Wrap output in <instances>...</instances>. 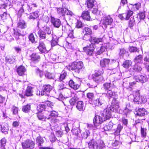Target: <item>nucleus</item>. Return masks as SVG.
Returning a JSON list of instances; mask_svg holds the SVG:
<instances>
[{"label":"nucleus","instance_id":"27","mask_svg":"<svg viewBox=\"0 0 149 149\" xmlns=\"http://www.w3.org/2000/svg\"><path fill=\"white\" fill-rule=\"evenodd\" d=\"M63 6L62 8H57V13L60 15L64 16L65 14V8Z\"/></svg>","mask_w":149,"mask_h":149},{"label":"nucleus","instance_id":"53","mask_svg":"<svg viewBox=\"0 0 149 149\" xmlns=\"http://www.w3.org/2000/svg\"><path fill=\"white\" fill-rule=\"evenodd\" d=\"M87 97L89 99L90 101H91L92 102V100H93L94 95L93 93H89L87 94Z\"/></svg>","mask_w":149,"mask_h":149},{"label":"nucleus","instance_id":"30","mask_svg":"<svg viewBox=\"0 0 149 149\" xmlns=\"http://www.w3.org/2000/svg\"><path fill=\"white\" fill-rule=\"evenodd\" d=\"M92 76L93 80L97 83L101 82L103 80V77L102 76L96 75L94 76L92 74Z\"/></svg>","mask_w":149,"mask_h":149},{"label":"nucleus","instance_id":"47","mask_svg":"<svg viewBox=\"0 0 149 149\" xmlns=\"http://www.w3.org/2000/svg\"><path fill=\"white\" fill-rule=\"evenodd\" d=\"M77 100V98L76 96H75L70 100V103L71 105H74Z\"/></svg>","mask_w":149,"mask_h":149},{"label":"nucleus","instance_id":"57","mask_svg":"<svg viewBox=\"0 0 149 149\" xmlns=\"http://www.w3.org/2000/svg\"><path fill=\"white\" fill-rule=\"evenodd\" d=\"M107 47L105 46H102L100 47V50L97 52V53L98 54H100L104 51L106 49Z\"/></svg>","mask_w":149,"mask_h":149},{"label":"nucleus","instance_id":"9","mask_svg":"<svg viewBox=\"0 0 149 149\" xmlns=\"http://www.w3.org/2000/svg\"><path fill=\"white\" fill-rule=\"evenodd\" d=\"M104 121V118L101 115V116H95L93 120L94 125L95 126H97L99 124H101Z\"/></svg>","mask_w":149,"mask_h":149},{"label":"nucleus","instance_id":"43","mask_svg":"<svg viewBox=\"0 0 149 149\" xmlns=\"http://www.w3.org/2000/svg\"><path fill=\"white\" fill-rule=\"evenodd\" d=\"M45 76L49 79H54V74L47 72H46L45 73Z\"/></svg>","mask_w":149,"mask_h":149},{"label":"nucleus","instance_id":"44","mask_svg":"<svg viewBox=\"0 0 149 149\" xmlns=\"http://www.w3.org/2000/svg\"><path fill=\"white\" fill-rule=\"evenodd\" d=\"M37 116L40 120H44L46 118V117L44 116L41 112L37 113Z\"/></svg>","mask_w":149,"mask_h":149},{"label":"nucleus","instance_id":"8","mask_svg":"<svg viewBox=\"0 0 149 149\" xmlns=\"http://www.w3.org/2000/svg\"><path fill=\"white\" fill-rule=\"evenodd\" d=\"M102 21L103 24L104 25L105 27H106L107 25H111L113 22V19L109 15L104 17Z\"/></svg>","mask_w":149,"mask_h":149},{"label":"nucleus","instance_id":"7","mask_svg":"<svg viewBox=\"0 0 149 149\" xmlns=\"http://www.w3.org/2000/svg\"><path fill=\"white\" fill-rule=\"evenodd\" d=\"M52 87L49 85H45L42 87V91H39V95H42L47 94V93H49L52 89Z\"/></svg>","mask_w":149,"mask_h":149},{"label":"nucleus","instance_id":"46","mask_svg":"<svg viewBox=\"0 0 149 149\" xmlns=\"http://www.w3.org/2000/svg\"><path fill=\"white\" fill-rule=\"evenodd\" d=\"M72 131L74 134H75L78 136H79L80 134H81V132L80 130L79 129H73Z\"/></svg>","mask_w":149,"mask_h":149},{"label":"nucleus","instance_id":"40","mask_svg":"<svg viewBox=\"0 0 149 149\" xmlns=\"http://www.w3.org/2000/svg\"><path fill=\"white\" fill-rule=\"evenodd\" d=\"M31 109V105L30 104H27L26 105L23 106L22 111L25 113H27Z\"/></svg>","mask_w":149,"mask_h":149},{"label":"nucleus","instance_id":"61","mask_svg":"<svg viewBox=\"0 0 149 149\" xmlns=\"http://www.w3.org/2000/svg\"><path fill=\"white\" fill-rule=\"evenodd\" d=\"M28 6L29 8L28 10L29 11H30L32 10H33L34 7H37V5L35 3L31 4L30 5H29Z\"/></svg>","mask_w":149,"mask_h":149},{"label":"nucleus","instance_id":"11","mask_svg":"<svg viewBox=\"0 0 149 149\" xmlns=\"http://www.w3.org/2000/svg\"><path fill=\"white\" fill-rule=\"evenodd\" d=\"M134 113L137 116H142L147 114L148 112L145 109L140 108L135 111Z\"/></svg>","mask_w":149,"mask_h":149},{"label":"nucleus","instance_id":"4","mask_svg":"<svg viewBox=\"0 0 149 149\" xmlns=\"http://www.w3.org/2000/svg\"><path fill=\"white\" fill-rule=\"evenodd\" d=\"M83 67V64L81 61L74 62L71 65L70 68L72 71L77 73H79L80 70Z\"/></svg>","mask_w":149,"mask_h":149},{"label":"nucleus","instance_id":"55","mask_svg":"<svg viewBox=\"0 0 149 149\" xmlns=\"http://www.w3.org/2000/svg\"><path fill=\"white\" fill-rule=\"evenodd\" d=\"M8 29V28L7 27L1 25V28L0 29V31L2 33H5L7 31Z\"/></svg>","mask_w":149,"mask_h":149},{"label":"nucleus","instance_id":"24","mask_svg":"<svg viewBox=\"0 0 149 149\" xmlns=\"http://www.w3.org/2000/svg\"><path fill=\"white\" fill-rule=\"evenodd\" d=\"M132 70H133V72H132L130 73L131 74H134V72H139L141 71L142 70V68L140 66H138L137 64H135L132 69H130L131 71Z\"/></svg>","mask_w":149,"mask_h":149},{"label":"nucleus","instance_id":"13","mask_svg":"<svg viewBox=\"0 0 149 149\" xmlns=\"http://www.w3.org/2000/svg\"><path fill=\"white\" fill-rule=\"evenodd\" d=\"M134 79L136 82H141L142 83L146 82L147 79L146 76L143 75H135L134 77Z\"/></svg>","mask_w":149,"mask_h":149},{"label":"nucleus","instance_id":"38","mask_svg":"<svg viewBox=\"0 0 149 149\" xmlns=\"http://www.w3.org/2000/svg\"><path fill=\"white\" fill-rule=\"evenodd\" d=\"M38 33L40 38V40H41V39H44L46 38V34L45 32L42 30H39Z\"/></svg>","mask_w":149,"mask_h":149},{"label":"nucleus","instance_id":"15","mask_svg":"<svg viewBox=\"0 0 149 149\" xmlns=\"http://www.w3.org/2000/svg\"><path fill=\"white\" fill-rule=\"evenodd\" d=\"M38 48L40 51L42 53H46L48 51L46 49L44 43L41 40H40L39 45Z\"/></svg>","mask_w":149,"mask_h":149},{"label":"nucleus","instance_id":"5","mask_svg":"<svg viewBox=\"0 0 149 149\" xmlns=\"http://www.w3.org/2000/svg\"><path fill=\"white\" fill-rule=\"evenodd\" d=\"M23 149H32L34 148L35 146L34 142L30 140H27L22 143Z\"/></svg>","mask_w":149,"mask_h":149},{"label":"nucleus","instance_id":"48","mask_svg":"<svg viewBox=\"0 0 149 149\" xmlns=\"http://www.w3.org/2000/svg\"><path fill=\"white\" fill-rule=\"evenodd\" d=\"M90 134V132L88 130H86V131L83 133L82 138L84 139H86Z\"/></svg>","mask_w":149,"mask_h":149},{"label":"nucleus","instance_id":"36","mask_svg":"<svg viewBox=\"0 0 149 149\" xmlns=\"http://www.w3.org/2000/svg\"><path fill=\"white\" fill-rule=\"evenodd\" d=\"M36 141L38 145L41 146H42V144L44 143V140L42 137L39 136L37 138Z\"/></svg>","mask_w":149,"mask_h":149},{"label":"nucleus","instance_id":"12","mask_svg":"<svg viewBox=\"0 0 149 149\" xmlns=\"http://www.w3.org/2000/svg\"><path fill=\"white\" fill-rule=\"evenodd\" d=\"M51 22L54 26L56 28H59L61 25L60 20L54 17H51Z\"/></svg>","mask_w":149,"mask_h":149},{"label":"nucleus","instance_id":"32","mask_svg":"<svg viewBox=\"0 0 149 149\" xmlns=\"http://www.w3.org/2000/svg\"><path fill=\"white\" fill-rule=\"evenodd\" d=\"M52 39L51 45L52 47H54L57 44L58 39L55 36H52Z\"/></svg>","mask_w":149,"mask_h":149},{"label":"nucleus","instance_id":"63","mask_svg":"<svg viewBox=\"0 0 149 149\" xmlns=\"http://www.w3.org/2000/svg\"><path fill=\"white\" fill-rule=\"evenodd\" d=\"M118 17L122 20H127L126 14H125V13L119 15H118Z\"/></svg>","mask_w":149,"mask_h":149},{"label":"nucleus","instance_id":"58","mask_svg":"<svg viewBox=\"0 0 149 149\" xmlns=\"http://www.w3.org/2000/svg\"><path fill=\"white\" fill-rule=\"evenodd\" d=\"M103 70L102 69H101L98 70L97 72L95 74H93V75L94 76H95V75L101 76V74H103Z\"/></svg>","mask_w":149,"mask_h":149},{"label":"nucleus","instance_id":"6","mask_svg":"<svg viewBox=\"0 0 149 149\" xmlns=\"http://www.w3.org/2000/svg\"><path fill=\"white\" fill-rule=\"evenodd\" d=\"M114 111V109L110 107L105 109L103 113L101 114L104 120L109 119L111 116V112Z\"/></svg>","mask_w":149,"mask_h":149},{"label":"nucleus","instance_id":"33","mask_svg":"<svg viewBox=\"0 0 149 149\" xmlns=\"http://www.w3.org/2000/svg\"><path fill=\"white\" fill-rule=\"evenodd\" d=\"M132 65V62L131 61L126 60L124 62L122 65L126 68H128Z\"/></svg>","mask_w":149,"mask_h":149},{"label":"nucleus","instance_id":"41","mask_svg":"<svg viewBox=\"0 0 149 149\" xmlns=\"http://www.w3.org/2000/svg\"><path fill=\"white\" fill-rule=\"evenodd\" d=\"M145 12H140L137 14V18H139L141 20H143L145 18Z\"/></svg>","mask_w":149,"mask_h":149},{"label":"nucleus","instance_id":"10","mask_svg":"<svg viewBox=\"0 0 149 149\" xmlns=\"http://www.w3.org/2000/svg\"><path fill=\"white\" fill-rule=\"evenodd\" d=\"M93 103L95 106L100 107L104 104L105 100L103 97L100 96L94 100Z\"/></svg>","mask_w":149,"mask_h":149},{"label":"nucleus","instance_id":"64","mask_svg":"<svg viewBox=\"0 0 149 149\" xmlns=\"http://www.w3.org/2000/svg\"><path fill=\"white\" fill-rule=\"evenodd\" d=\"M49 140L52 142H54L56 140V138L54 135L51 134L49 136Z\"/></svg>","mask_w":149,"mask_h":149},{"label":"nucleus","instance_id":"50","mask_svg":"<svg viewBox=\"0 0 149 149\" xmlns=\"http://www.w3.org/2000/svg\"><path fill=\"white\" fill-rule=\"evenodd\" d=\"M29 40L32 43L36 42L35 38L32 33H31L29 36Z\"/></svg>","mask_w":149,"mask_h":149},{"label":"nucleus","instance_id":"60","mask_svg":"<svg viewBox=\"0 0 149 149\" xmlns=\"http://www.w3.org/2000/svg\"><path fill=\"white\" fill-rule=\"evenodd\" d=\"M6 142V140L5 138L2 139L0 141L1 145V147L4 148Z\"/></svg>","mask_w":149,"mask_h":149},{"label":"nucleus","instance_id":"45","mask_svg":"<svg viewBox=\"0 0 149 149\" xmlns=\"http://www.w3.org/2000/svg\"><path fill=\"white\" fill-rule=\"evenodd\" d=\"M67 75L66 72L64 71H63L61 74L59 80L60 81H62L66 77Z\"/></svg>","mask_w":149,"mask_h":149},{"label":"nucleus","instance_id":"18","mask_svg":"<svg viewBox=\"0 0 149 149\" xmlns=\"http://www.w3.org/2000/svg\"><path fill=\"white\" fill-rule=\"evenodd\" d=\"M81 17L84 19L90 21L91 19V17L90 15L89 12L87 11H84L82 14Z\"/></svg>","mask_w":149,"mask_h":149},{"label":"nucleus","instance_id":"19","mask_svg":"<svg viewBox=\"0 0 149 149\" xmlns=\"http://www.w3.org/2000/svg\"><path fill=\"white\" fill-rule=\"evenodd\" d=\"M1 130L2 132L5 134H8L9 130V127L7 124L5 123L1 125Z\"/></svg>","mask_w":149,"mask_h":149},{"label":"nucleus","instance_id":"16","mask_svg":"<svg viewBox=\"0 0 149 149\" xmlns=\"http://www.w3.org/2000/svg\"><path fill=\"white\" fill-rule=\"evenodd\" d=\"M26 71V69L24 66L22 65H20L19 66L17 70L18 74L20 76H22L24 74Z\"/></svg>","mask_w":149,"mask_h":149},{"label":"nucleus","instance_id":"2","mask_svg":"<svg viewBox=\"0 0 149 149\" xmlns=\"http://www.w3.org/2000/svg\"><path fill=\"white\" fill-rule=\"evenodd\" d=\"M123 128V126L120 125H118L115 124H113L111 121H110L108 125L104 126L102 129L101 131L102 132L105 131H109L111 130L114 131V134L115 135L118 136L121 130Z\"/></svg>","mask_w":149,"mask_h":149},{"label":"nucleus","instance_id":"29","mask_svg":"<svg viewBox=\"0 0 149 149\" xmlns=\"http://www.w3.org/2000/svg\"><path fill=\"white\" fill-rule=\"evenodd\" d=\"M31 60L33 61H39L40 56L38 54L33 53L31 56Z\"/></svg>","mask_w":149,"mask_h":149},{"label":"nucleus","instance_id":"62","mask_svg":"<svg viewBox=\"0 0 149 149\" xmlns=\"http://www.w3.org/2000/svg\"><path fill=\"white\" fill-rule=\"evenodd\" d=\"M7 16V13L5 12H4L2 14L0 15V19L3 20H5L6 19Z\"/></svg>","mask_w":149,"mask_h":149},{"label":"nucleus","instance_id":"26","mask_svg":"<svg viewBox=\"0 0 149 149\" xmlns=\"http://www.w3.org/2000/svg\"><path fill=\"white\" fill-rule=\"evenodd\" d=\"M16 40L17 42L20 45H24L25 44V40L23 36H20L19 37H18Z\"/></svg>","mask_w":149,"mask_h":149},{"label":"nucleus","instance_id":"54","mask_svg":"<svg viewBox=\"0 0 149 149\" xmlns=\"http://www.w3.org/2000/svg\"><path fill=\"white\" fill-rule=\"evenodd\" d=\"M19 5L22 6V7H21V8L19 9L18 11V14L21 15L22 14V13L24 12V9L23 8V7H22L24 5V2L22 3V2H21L19 3Z\"/></svg>","mask_w":149,"mask_h":149},{"label":"nucleus","instance_id":"1","mask_svg":"<svg viewBox=\"0 0 149 149\" xmlns=\"http://www.w3.org/2000/svg\"><path fill=\"white\" fill-rule=\"evenodd\" d=\"M91 44H90L89 45L84 48V50L86 51V53L89 55L92 54L94 50V46L93 45L98 44L100 42H102L103 40L102 38H99L95 37H91L90 40Z\"/></svg>","mask_w":149,"mask_h":149},{"label":"nucleus","instance_id":"31","mask_svg":"<svg viewBox=\"0 0 149 149\" xmlns=\"http://www.w3.org/2000/svg\"><path fill=\"white\" fill-rule=\"evenodd\" d=\"M38 11L33 12L30 14L29 18L30 19L34 20L38 17Z\"/></svg>","mask_w":149,"mask_h":149},{"label":"nucleus","instance_id":"52","mask_svg":"<svg viewBox=\"0 0 149 149\" xmlns=\"http://www.w3.org/2000/svg\"><path fill=\"white\" fill-rule=\"evenodd\" d=\"M133 12L130 10H128L125 14H126L127 20L132 15Z\"/></svg>","mask_w":149,"mask_h":149},{"label":"nucleus","instance_id":"25","mask_svg":"<svg viewBox=\"0 0 149 149\" xmlns=\"http://www.w3.org/2000/svg\"><path fill=\"white\" fill-rule=\"evenodd\" d=\"M115 92H113L111 90H108L106 94V96L110 99L111 98H114L115 97Z\"/></svg>","mask_w":149,"mask_h":149},{"label":"nucleus","instance_id":"49","mask_svg":"<svg viewBox=\"0 0 149 149\" xmlns=\"http://www.w3.org/2000/svg\"><path fill=\"white\" fill-rule=\"evenodd\" d=\"M45 109V106L44 105H39L37 107V109L40 112H41Z\"/></svg>","mask_w":149,"mask_h":149},{"label":"nucleus","instance_id":"34","mask_svg":"<svg viewBox=\"0 0 149 149\" xmlns=\"http://www.w3.org/2000/svg\"><path fill=\"white\" fill-rule=\"evenodd\" d=\"M32 88L28 86L26 90V95L27 96H31L32 95Z\"/></svg>","mask_w":149,"mask_h":149},{"label":"nucleus","instance_id":"51","mask_svg":"<svg viewBox=\"0 0 149 149\" xmlns=\"http://www.w3.org/2000/svg\"><path fill=\"white\" fill-rule=\"evenodd\" d=\"M84 32L86 35H90L92 33V31L90 28L88 27H85L84 29Z\"/></svg>","mask_w":149,"mask_h":149},{"label":"nucleus","instance_id":"42","mask_svg":"<svg viewBox=\"0 0 149 149\" xmlns=\"http://www.w3.org/2000/svg\"><path fill=\"white\" fill-rule=\"evenodd\" d=\"M135 24V20L133 17H131L129 22V26L130 28H132Z\"/></svg>","mask_w":149,"mask_h":149},{"label":"nucleus","instance_id":"35","mask_svg":"<svg viewBox=\"0 0 149 149\" xmlns=\"http://www.w3.org/2000/svg\"><path fill=\"white\" fill-rule=\"evenodd\" d=\"M142 56L139 55L136 56L134 59V61L136 63H142Z\"/></svg>","mask_w":149,"mask_h":149},{"label":"nucleus","instance_id":"21","mask_svg":"<svg viewBox=\"0 0 149 149\" xmlns=\"http://www.w3.org/2000/svg\"><path fill=\"white\" fill-rule=\"evenodd\" d=\"M112 105L110 107L114 109V111L115 110L116 111L119 107V103L116 100H114L113 101H112Z\"/></svg>","mask_w":149,"mask_h":149},{"label":"nucleus","instance_id":"17","mask_svg":"<svg viewBox=\"0 0 149 149\" xmlns=\"http://www.w3.org/2000/svg\"><path fill=\"white\" fill-rule=\"evenodd\" d=\"M141 95L139 92V91L136 92V94L134 96V102L137 104H139L140 103Z\"/></svg>","mask_w":149,"mask_h":149},{"label":"nucleus","instance_id":"39","mask_svg":"<svg viewBox=\"0 0 149 149\" xmlns=\"http://www.w3.org/2000/svg\"><path fill=\"white\" fill-rule=\"evenodd\" d=\"M19 30L17 29H13V35L15 38L16 39L20 36H22L21 33L19 32Z\"/></svg>","mask_w":149,"mask_h":149},{"label":"nucleus","instance_id":"20","mask_svg":"<svg viewBox=\"0 0 149 149\" xmlns=\"http://www.w3.org/2000/svg\"><path fill=\"white\" fill-rule=\"evenodd\" d=\"M76 107L79 111H83L85 109L83 102L82 101H78L77 103Z\"/></svg>","mask_w":149,"mask_h":149},{"label":"nucleus","instance_id":"28","mask_svg":"<svg viewBox=\"0 0 149 149\" xmlns=\"http://www.w3.org/2000/svg\"><path fill=\"white\" fill-rule=\"evenodd\" d=\"M6 61L9 63L12 64L14 63L15 61V56H7L6 58Z\"/></svg>","mask_w":149,"mask_h":149},{"label":"nucleus","instance_id":"37","mask_svg":"<svg viewBox=\"0 0 149 149\" xmlns=\"http://www.w3.org/2000/svg\"><path fill=\"white\" fill-rule=\"evenodd\" d=\"M94 0H87L86 3L87 7L89 8H91L94 6Z\"/></svg>","mask_w":149,"mask_h":149},{"label":"nucleus","instance_id":"56","mask_svg":"<svg viewBox=\"0 0 149 149\" xmlns=\"http://www.w3.org/2000/svg\"><path fill=\"white\" fill-rule=\"evenodd\" d=\"M11 110L13 114L16 115L18 113V110L17 107L15 106H13L12 107Z\"/></svg>","mask_w":149,"mask_h":149},{"label":"nucleus","instance_id":"14","mask_svg":"<svg viewBox=\"0 0 149 149\" xmlns=\"http://www.w3.org/2000/svg\"><path fill=\"white\" fill-rule=\"evenodd\" d=\"M17 27L21 29H24L27 28L26 23L22 19L20 20L17 24Z\"/></svg>","mask_w":149,"mask_h":149},{"label":"nucleus","instance_id":"22","mask_svg":"<svg viewBox=\"0 0 149 149\" xmlns=\"http://www.w3.org/2000/svg\"><path fill=\"white\" fill-rule=\"evenodd\" d=\"M69 84L71 87L75 90L78 89L79 87V85L76 84L72 80L69 81Z\"/></svg>","mask_w":149,"mask_h":149},{"label":"nucleus","instance_id":"23","mask_svg":"<svg viewBox=\"0 0 149 149\" xmlns=\"http://www.w3.org/2000/svg\"><path fill=\"white\" fill-rule=\"evenodd\" d=\"M110 60L108 59L104 58L100 61V65L102 67H105L107 66L109 63Z\"/></svg>","mask_w":149,"mask_h":149},{"label":"nucleus","instance_id":"3","mask_svg":"<svg viewBox=\"0 0 149 149\" xmlns=\"http://www.w3.org/2000/svg\"><path fill=\"white\" fill-rule=\"evenodd\" d=\"M89 149H102L105 146L104 142L100 141L97 143L94 139L91 140L88 143Z\"/></svg>","mask_w":149,"mask_h":149},{"label":"nucleus","instance_id":"59","mask_svg":"<svg viewBox=\"0 0 149 149\" xmlns=\"http://www.w3.org/2000/svg\"><path fill=\"white\" fill-rule=\"evenodd\" d=\"M44 30L45 32L47 33L48 35L51 34L52 36H53L52 34V33L51 31H50L49 28L48 27H45L44 28Z\"/></svg>","mask_w":149,"mask_h":149}]
</instances>
